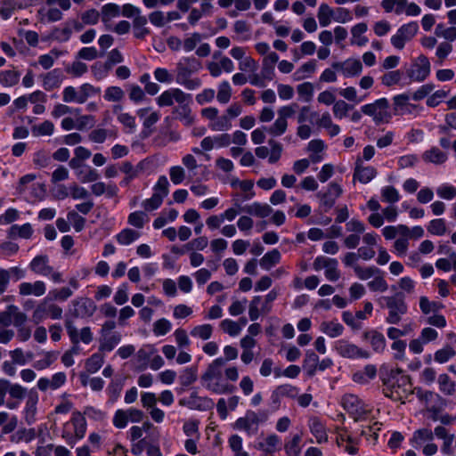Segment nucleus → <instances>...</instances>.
Returning <instances> with one entry per match:
<instances>
[{
  "mask_svg": "<svg viewBox=\"0 0 456 456\" xmlns=\"http://www.w3.org/2000/svg\"><path fill=\"white\" fill-rule=\"evenodd\" d=\"M379 304L381 307H385L388 310V315L386 321L390 324L399 323L403 315L408 311L405 297L403 292H396L393 296L381 297L379 298Z\"/></svg>",
  "mask_w": 456,
  "mask_h": 456,
  "instance_id": "nucleus-1",
  "label": "nucleus"
},
{
  "mask_svg": "<svg viewBox=\"0 0 456 456\" xmlns=\"http://www.w3.org/2000/svg\"><path fill=\"white\" fill-rule=\"evenodd\" d=\"M28 266L31 272L37 275L44 277L50 276L51 279L57 283L62 281V274L55 271L53 267L49 265V258L46 255L35 256Z\"/></svg>",
  "mask_w": 456,
  "mask_h": 456,
  "instance_id": "nucleus-2",
  "label": "nucleus"
},
{
  "mask_svg": "<svg viewBox=\"0 0 456 456\" xmlns=\"http://www.w3.org/2000/svg\"><path fill=\"white\" fill-rule=\"evenodd\" d=\"M389 103L386 98L375 101L373 103L366 104L362 107V111L373 118L376 124L388 123L391 114L388 111Z\"/></svg>",
  "mask_w": 456,
  "mask_h": 456,
  "instance_id": "nucleus-3",
  "label": "nucleus"
},
{
  "mask_svg": "<svg viewBox=\"0 0 456 456\" xmlns=\"http://www.w3.org/2000/svg\"><path fill=\"white\" fill-rule=\"evenodd\" d=\"M267 419V413L263 411L256 413L252 411H248L244 417L239 418L234 423V428L244 430L248 435L254 434L257 431V426L260 422Z\"/></svg>",
  "mask_w": 456,
  "mask_h": 456,
  "instance_id": "nucleus-4",
  "label": "nucleus"
},
{
  "mask_svg": "<svg viewBox=\"0 0 456 456\" xmlns=\"http://www.w3.org/2000/svg\"><path fill=\"white\" fill-rule=\"evenodd\" d=\"M225 361L223 358H217L208 366L206 371L201 376L203 386L207 389H208V386L218 385L222 382V367Z\"/></svg>",
  "mask_w": 456,
  "mask_h": 456,
  "instance_id": "nucleus-5",
  "label": "nucleus"
},
{
  "mask_svg": "<svg viewBox=\"0 0 456 456\" xmlns=\"http://www.w3.org/2000/svg\"><path fill=\"white\" fill-rule=\"evenodd\" d=\"M61 307L55 304L49 303L48 298H45L35 309L33 313V320L36 323H39L46 316H50L52 319H61Z\"/></svg>",
  "mask_w": 456,
  "mask_h": 456,
  "instance_id": "nucleus-6",
  "label": "nucleus"
},
{
  "mask_svg": "<svg viewBox=\"0 0 456 456\" xmlns=\"http://www.w3.org/2000/svg\"><path fill=\"white\" fill-rule=\"evenodd\" d=\"M430 73V62L425 55H419L407 70L408 77L413 80L421 82Z\"/></svg>",
  "mask_w": 456,
  "mask_h": 456,
  "instance_id": "nucleus-7",
  "label": "nucleus"
},
{
  "mask_svg": "<svg viewBox=\"0 0 456 456\" xmlns=\"http://www.w3.org/2000/svg\"><path fill=\"white\" fill-rule=\"evenodd\" d=\"M335 348L338 354L344 358H364L370 357V353L358 347L356 345L349 343L346 340L340 339L337 341Z\"/></svg>",
  "mask_w": 456,
  "mask_h": 456,
  "instance_id": "nucleus-8",
  "label": "nucleus"
},
{
  "mask_svg": "<svg viewBox=\"0 0 456 456\" xmlns=\"http://www.w3.org/2000/svg\"><path fill=\"white\" fill-rule=\"evenodd\" d=\"M342 404L346 411H347L355 419L367 413L363 403L354 395H346L342 399Z\"/></svg>",
  "mask_w": 456,
  "mask_h": 456,
  "instance_id": "nucleus-9",
  "label": "nucleus"
},
{
  "mask_svg": "<svg viewBox=\"0 0 456 456\" xmlns=\"http://www.w3.org/2000/svg\"><path fill=\"white\" fill-rule=\"evenodd\" d=\"M341 193L342 188L336 183H331L326 192H318L317 196L321 199V206L325 212L334 206L336 200Z\"/></svg>",
  "mask_w": 456,
  "mask_h": 456,
  "instance_id": "nucleus-10",
  "label": "nucleus"
},
{
  "mask_svg": "<svg viewBox=\"0 0 456 456\" xmlns=\"http://www.w3.org/2000/svg\"><path fill=\"white\" fill-rule=\"evenodd\" d=\"M201 68V63L194 57H187L176 64V78L190 77Z\"/></svg>",
  "mask_w": 456,
  "mask_h": 456,
  "instance_id": "nucleus-11",
  "label": "nucleus"
},
{
  "mask_svg": "<svg viewBox=\"0 0 456 456\" xmlns=\"http://www.w3.org/2000/svg\"><path fill=\"white\" fill-rule=\"evenodd\" d=\"M72 304V314L75 317H90L94 314L96 310L95 304L91 299L86 297H80L77 300H74Z\"/></svg>",
  "mask_w": 456,
  "mask_h": 456,
  "instance_id": "nucleus-12",
  "label": "nucleus"
},
{
  "mask_svg": "<svg viewBox=\"0 0 456 456\" xmlns=\"http://www.w3.org/2000/svg\"><path fill=\"white\" fill-rule=\"evenodd\" d=\"M332 68L341 71L345 77H354L361 73L362 64L359 60L348 59L343 62H335Z\"/></svg>",
  "mask_w": 456,
  "mask_h": 456,
  "instance_id": "nucleus-13",
  "label": "nucleus"
},
{
  "mask_svg": "<svg viewBox=\"0 0 456 456\" xmlns=\"http://www.w3.org/2000/svg\"><path fill=\"white\" fill-rule=\"evenodd\" d=\"M45 291L46 286L43 281H36L34 282H21L19 285V294L22 297H41L45 295Z\"/></svg>",
  "mask_w": 456,
  "mask_h": 456,
  "instance_id": "nucleus-14",
  "label": "nucleus"
},
{
  "mask_svg": "<svg viewBox=\"0 0 456 456\" xmlns=\"http://www.w3.org/2000/svg\"><path fill=\"white\" fill-rule=\"evenodd\" d=\"M235 206L240 211L261 218L266 217L273 213V208L268 204L255 202L251 205L241 207L239 203H235Z\"/></svg>",
  "mask_w": 456,
  "mask_h": 456,
  "instance_id": "nucleus-15",
  "label": "nucleus"
},
{
  "mask_svg": "<svg viewBox=\"0 0 456 456\" xmlns=\"http://www.w3.org/2000/svg\"><path fill=\"white\" fill-rule=\"evenodd\" d=\"M355 165L354 178L361 183H367L376 176V169L371 167H363L361 159H357Z\"/></svg>",
  "mask_w": 456,
  "mask_h": 456,
  "instance_id": "nucleus-16",
  "label": "nucleus"
},
{
  "mask_svg": "<svg viewBox=\"0 0 456 456\" xmlns=\"http://www.w3.org/2000/svg\"><path fill=\"white\" fill-rule=\"evenodd\" d=\"M62 81V73L60 69H53L43 76V86L47 91L60 86Z\"/></svg>",
  "mask_w": 456,
  "mask_h": 456,
  "instance_id": "nucleus-17",
  "label": "nucleus"
},
{
  "mask_svg": "<svg viewBox=\"0 0 456 456\" xmlns=\"http://www.w3.org/2000/svg\"><path fill=\"white\" fill-rule=\"evenodd\" d=\"M309 428L317 443L321 444L328 440L326 429L318 418L314 417L309 420Z\"/></svg>",
  "mask_w": 456,
  "mask_h": 456,
  "instance_id": "nucleus-18",
  "label": "nucleus"
},
{
  "mask_svg": "<svg viewBox=\"0 0 456 456\" xmlns=\"http://www.w3.org/2000/svg\"><path fill=\"white\" fill-rule=\"evenodd\" d=\"M423 159L427 162H431L436 165L443 164L447 159V155L443 152L440 149L433 147L428 151H426L422 156Z\"/></svg>",
  "mask_w": 456,
  "mask_h": 456,
  "instance_id": "nucleus-19",
  "label": "nucleus"
},
{
  "mask_svg": "<svg viewBox=\"0 0 456 456\" xmlns=\"http://www.w3.org/2000/svg\"><path fill=\"white\" fill-rule=\"evenodd\" d=\"M280 438L276 435L273 434L268 436L265 442L259 443L257 444V448L268 454H272L280 448Z\"/></svg>",
  "mask_w": 456,
  "mask_h": 456,
  "instance_id": "nucleus-20",
  "label": "nucleus"
},
{
  "mask_svg": "<svg viewBox=\"0 0 456 456\" xmlns=\"http://www.w3.org/2000/svg\"><path fill=\"white\" fill-rule=\"evenodd\" d=\"M407 0H382L381 6L387 12L403 13L406 8Z\"/></svg>",
  "mask_w": 456,
  "mask_h": 456,
  "instance_id": "nucleus-21",
  "label": "nucleus"
},
{
  "mask_svg": "<svg viewBox=\"0 0 456 456\" xmlns=\"http://www.w3.org/2000/svg\"><path fill=\"white\" fill-rule=\"evenodd\" d=\"M321 330L330 338H337L342 334L344 327L338 322H323L321 324Z\"/></svg>",
  "mask_w": 456,
  "mask_h": 456,
  "instance_id": "nucleus-22",
  "label": "nucleus"
},
{
  "mask_svg": "<svg viewBox=\"0 0 456 456\" xmlns=\"http://www.w3.org/2000/svg\"><path fill=\"white\" fill-rule=\"evenodd\" d=\"M62 99L65 102H77L82 104L85 102L84 98L80 94V90L76 89L74 86H67L62 92Z\"/></svg>",
  "mask_w": 456,
  "mask_h": 456,
  "instance_id": "nucleus-23",
  "label": "nucleus"
},
{
  "mask_svg": "<svg viewBox=\"0 0 456 456\" xmlns=\"http://www.w3.org/2000/svg\"><path fill=\"white\" fill-rule=\"evenodd\" d=\"M364 337L370 338V345L375 351L382 352L385 349L386 339L381 333L378 331L366 332Z\"/></svg>",
  "mask_w": 456,
  "mask_h": 456,
  "instance_id": "nucleus-24",
  "label": "nucleus"
},
{
  "mask_svg": "<svg viewBox=\"0 0 456 456\" xmlns=\"http://www.w3.org/2000/svg\"><path fill=\"white\" fill-rule=\"evenodd\" d=\"M120 13V7L116 4H107L102 7V20L107 24L112 18L118 17Z\"/></svg>",
  "mask_w": 456,
  "mask_h": 456,
  "instance_id": "nucleus-25",
  "label": "nucleus"
},
{
  "mask_svg": "<svg viewBox=\"0 0 456 456\" xmlns=\"http://www.w3.org/2000/svg\"><path fill=\"white\" fill-rule=\"evenodd\" d=\"M414 35V30H398L397 34L392 37L391 42L395 47L402 49L405 42L412 38Z\"/></svg>",
  "mask_w": 456,
  "mask_h": 456,
  "instance_id": "nucleus-26",
  "label": "nucleus"
},
{
  "mask_svg": "<svg viewBox=\"0 0 456 456\" xmlns=\"http://www.w3.org/2000/svg\"><path fill=\"white\" fill-rule=\"evenodd\" d=\"M317 17L322 27H327L330 25L331 20H333V9L328 4H322L319 7Z\"/></svg>",
  "mask_w": 456,
  "mask_h": 456,
  "instance_id": "nucleus-27",
  "label": "nucleus"
},
{
  "mask_svg": "<svg viewBox=\"0 0 456 456\" xmlns=\"http://www.w3.org/2000/svg\"><path fill=\"white\" fill-rule=\"evenodd\" d=\"M281 259V254L279 250L273 249L272 251L266 253L261 259H260V265L265 269L269 270L273 265H275L277 263H279Z\"/></svg>",
  "mask_w": 456,
  "mask_h": 456,
  "instance_id": "nucleus-28",
  "label": "nucleus"
},
{
  "mask_svg": "<svg viewBox=\"0 0 456 456\" xmlns=\"http://www.w3.org/2000/svg\"><path fill=\"white\" fill-rule=\"evenodd\" d=\"M434 438V433L431 429L428 428H421L418 429L414 432L411 442L416 445H421L426 442H430Z\"/></svg>",
  "mask_w": 456,
  "mask_h": 456,
  "instance_id": "nucleus-29",
  "label": "nucleus"
},
{
  "mask_svg": "<svg viewBox=\"0 0 456 456\" xmlns=\"http://www.w3.org/2000/svg\"><path fill=\"white\" fill-rule=\"evenodd\" d=\"M179 379L183 387H189L197 380V368H185L179 376Z\"/></svg>",
  "mask_w": 456,
  "mask_h": 456,
  "instance_id": "nucleus-30",
  "label": "nucleus"
},
{
  "mask_svg": "<svg viewBox=\"0 0 456 456\" xmlns=\"http://www.w3.org/2000/svg\"><path fill=\"white\" fill-rule=\"evenodd\" d=\"M287 127H288L287 120H284L283 118H281L278 116V118L275 120V122L273 124V126H271L268 128L264 127V129L266 130L267 133L273 136H280L286 132Z\"/></svg>",
  "mask_w": 456,
  "mask_h": 456,
  "instance_id": "nucleus-31",
  "label": "nucleus"
},
{
  "mask_svg": "<svg viewBox=\"0 0 456 456\" xmlns=\"http://www.w3.org/2000/svg\"><path fill=\"white\" fill-rule=\"evenodd\" d=\"M213 327L210 324H202L194 327L191 330V335L195 338H200L203 340L208 339L212 336Z\"/></svg>",
  "mask_w": 456,
  "mask_h": 456,
  "instance_id": "nucleus-32",
  "label": "nucleus"
},
{
  "mask_svg": "<svg viewBox=\"0 0 456 456\" xmlns=\"http://www.w3.org/2000/svg\"><path fill=\"white\" fill-rule=\"evenodd\" d=\"M164 200L160 192H154L150 199L145 200L142 205L146 211H153L160 207Z\"/></svg>",
  "mask_w": 456,
  "mask_h": 456,
  "instance_id": "nucleus-33",
  "label": "nucleus"
},
{
  "mask_svg": "<svg viewBox=\"0 0 456 456\" xmlns=\"http://www.w3.org/2000/svg\"><path fill=\"white\" fill-rule=\"evenodd\" d=\"M103 362V355L94 354L86 362V370L90 373H94L102 366Z\"/></svg>",
  "mask_w": 456,
  "mask_h": 456,
  "instance_id": "nucleus-34",
  "label": "nucleus"
},
{
  "mask_svg": "<svg viewBox=\"0 0 456 456\" xmlns=\"http://www.w3.org/2000/svg\"><path fill=\"white\" fill-rule=\"evenodd\" d=\"M440 390L445 395H451L455 392V383L450 380L447 374H441L438 378Z\"/></svg>",
  "mask_w": 456,
  "mask_h": 456,
  "instance_id": "nucleus-35",
  "label": "nucleus"
},
{
  "mask_svg": "<svg viewBox=\"0 0 456 456\" xmlns=\"http://www.w3.org/2000/svg\"><path fill=\"white\" fill-rule=\"evenodd\" d=\"M139 232L132 229H125L118 234L117 240L122 245H128L139 238Z\"/></svg>",
  "mask_w": 456,
  "mask_h": 456,
  "instance_id": "nucleus-36",
  "label": "nucleus"
},
{
  "mask_svg": "<svg viewBox=\"0 0 456 456\" xmlns=\"http://www.w3.org/2000/svg\"><path fill=\"white\" fill-rule=\"evenodd\" d=\"M72 423L75 428V436L77 438H82L86 430V419L80 413H77L72 419Z\"/></svg>",
  "mask_w": 456,
  "mask_h": 456,
  "instance_id": "nucleus-37",
  "label": "nucleus"
},
{
  "mask_svg": "<svg viewBox=\"0 0 456 456\" xmlns=\"http://www.w3.org/2000/svg\"><path fill=\"white\" fill-rule=\"evenodd\" d=\"M301 442V435H295L291 441L287 443L284 446L285 451L289 456H298L301 449L299 444Z\"/></svg>",
  "mask_w": 456,
  "mask_h": 456,
  "instance_id": "nucleus-38",
  "label": "nucleus"
},
{
  "mask_svg": "<svg viewBox=\"0 0 456 456\" xmlns=\"http://www.w3.org/2000/svg\"><path fill=\"white\" fill-rule=\"evenodd\" d=\"M428 232L434 235L440 236L444 234L447 231L444 220L439 218L430 221L428 226Z\"/></svg>",
  "mask_w": 456,
  "mask_h": 456,
  "instance_id": "nucleus-39",
  "label": "nucleus"
},
{
  "mask_svg": "<svg viewBox=\"0 0 456 456\" xmlns=\"http://www.w3.org/2000/svg\"><path fill=\"white\" fill-rule=\"evenodd\" d=\"M20 74L14 70H6L0 74V83L5 86H12L18 83Z\"/></svg>",
  "mask_w": 456,
  "mask_h": 456,
  "instance_id": "nucleus-40",
  "label": "nucleus"
},
{
  "mask_svg": "<svg viewBox=\"0 0 456 456\" xmlns=\"http://www.w3.org/2000/svg\"><path fill=\"white\" fill-rule=\"evenodd\" d=\"M33 233V229L30 224H25L21 226L12 225L10 229L11 235H18L20 238L28 239Z\"/></svg>",
  "mask_w": 456,
  "mask_h": 456,
  "instance_id": "nucleus-41",
  "label": "nucleus"
},
{
  "mask_svg": "<svg viewBox=\"0 0 456 456\" xmlns=\"http://www.w3.org/2000/svg\"><path fill=\"white\" fill-rule=\"evenodd\" d=\"M354 273H356L357 277L361 280H368L370 277L374 276L377 273H380V270L377 267H366L363 268L360 265H354Z\"/></svg>",
  "mask_w": 456,
  "mask_h": 456,
  "instance_id": "nucleus-42",
  "label": "nucleus"
},
{
  "mask_svg": "<svg viewBox=\"0 0 456 456\" xmlns=\"http://www.w3.org/2000/svg\"><path fill=\"white\" fill-rule=\"evenodd\" d=\"M229 444L235 456H248V453L242 450V439L238 435H232L229 438Z\"/></svg>",
  "mask_w": 456,
  "mask_h": 456,
  "instance_id": "nucleus-43",
  "label": "nucleus"
},
{
  "mask_svg": "<svg viewBox=\"0 0 456 456\" xmlns=\"http://www.w3.org/2000/svg\"><path fill=\"white\" fill-rule=\"evenodd\" d=\"M54 126L51 121H45L39 126L32 127V133L36 136L39 135H51L53 133Z\"/></svg>",
  "mask_w": 456,
  "mask_h": 456,
  "instance_id": "nucleus-44",
  "label": "nucleus"
},
{
  "mask_svg": "<svg viewBox=\"0 0 456 456\" xmlns=\"http://www.w3.org/2000/svg\"><path fill=\"white\" fill-rule=\"evenodd\" d=\"M78 175H80V182L82 183L95 182L100 177V175L97 172V170H95L90 167L85 170H80L78 172Z\"/></svg>",
  "mask_w": 456,
  "mask_h": 456,
  "instance_id": "nucleus-45",
  "label": "nucleus"
},
{
  "mask_svg": "<svg viewBox=\"0 0 456 456\" xmlns=\"http://www.w3.org/2000/svg\"><path fill=\"white\" fill-rule=\"evenodd\" d=\"M171 330V323L168 320L162 318L153 324V332L157 336L166 335Z\"/></svg>",
  "mask_w": 456,
  "mask_h": 456,
  "instance_id": "nucleus-46",
  "label": "nucleus"
},
{
  "mask_svg": "<svg viewBox=\"0 0 456 456\" xmlns=\"http://www.w3.org/2000/svg\"><path fill=\"white\" fill-rule=\"evenodd\" d=\"M232 126L230 118L228 116L224 115L220 118H216L210 125V128L214 131H225Z\"/></svg>",
  "mask_w": 456,
  "mask_h": 456,
  "instance_id": "nucleus-47",
  "label": "nucleus"
},
{
  "mask_svg": "<svg viewBox=\"0 0 456 456\" xmlns=\"http://www.w3.org/2000/svg\"><path fill=\"white\" fill-rule=\"evenodd\" d=\"M69 194L74 200H86L90 197L89 191L77 183L70 185Z\"/></svg>",
  "mask_w": 456,
  "mask_h": 456,
  "instance_id": "nucleus-48",
  "label": "nucleus"
},
{
  "mask_svg": "<svg viewBox=\"0 0 456 456\" xmlns=\"http://www.w3.org/2000/svg\"><path fill=\"white\" fill-rule=\"evenodd\" d=\"M220 326L223 330L227 332L230 336H237L240 332L239 323L229 319L222 321Z\"/></svg>",
  "mask_w": 456,
  "mask_h": 456,
  "instance_id": "nucleus-49",
  "label": "nucleus"
},
{
  "mask_svg": "<svg viewBox=\"0 0 456 456\" xmlns=\"http://www.w3.org/2000/svg\"><path fill=\"white\" fill-rule=\"evenodd\" d=\"M72 290L68 287H62L61 289H55L50 291L49 295L53 300L65 301L72 296Z\"/></svg>",
  "mask_w": 456,
  "mask_h": 456,
  "instance_id": "nucleus-50",
  "label": "nucleus"
},
{
  "mask_svg": "<svg viewBox=\"0 0 456 456\" xmlns=\"http://www.w3.org/2000/svg\"><path fill=\"white\" fill-rule=\"evenodd\" d=\"M57 359V354L54 352H46L44 359L38 360L35 362L34 367L37 370H44L48 368Z\"/></svg>",
  "mask_w": 456,
  "mask_h": 456,
  "instance_id": "nucleus-51",
  "label": "nucleus"
},
{
  "mask_svg": "<svg viewBox=\"0 0 456 456\" xmlns=\"http://www.w3.org/2000/svg\"><path fill=\"white\" fill-rule=\"evenodd\" d=\"M268 143L271 146V154L268 160L270 163L273 164L280 159L281 156L282 146L281 143L273 139L269 140Z\"/></svg>",
  "mask_w": 456,
  "mask_h": 456,
  "instance_id": "nucleus-52",
  "label": "nucleus"
},
{
  "mask_svg": "<svg viewBox=\"0 0 456 456\" xmlns=\"http://www.w3.org/2000/svg\"><path fill=\"white\" fill-rule=\"evenodd\" d=\"M124 91L118 86L108 87L105 91L104 98L110 102H118L124 97Z\"/></svg>",
  "mask_w": 456,
  "mask_h": 456,
  "instance_id": "nucleus-53",
  "label": "nucleus"
},
{
  "mask_svg": "<svg viewBox=\"0 0 456 456\" xmlns=\"http://www.w3.org/2000/svg\"><path fill=\"white\" fill-rule=\"evenodd\" d=\"M455 351L449 346L440 349L435 354V360L439 363L446 362L451 357L455 355Z\"/></svg>",
  "mask_w": 456,
  "mask_h": 456,
  "instance_id": "nucleus-54",
  "label": "nucleus"
},
{
  "mask_svg": "<svg viewBox=\"0 0 456 456\" xmlns=\"http://www.w3.org/2000/svg\"><path fill=\"white\" fill-rule=\"evenodd\" d=\"M352 109V106L346 103L345 101H338L333 105V113L336 118H343L347 115L349 110Z\"/></svg>",
  "mask_w": 456,
  "mask_h": 456,
  "instance_id": "nucleus-55",
  "label": "nucleus"
},
{
  "mask_svg": "<svg viewBox=\"0 0 456 456\" xmlns=\"http://www.w3.org/2000/svg\"><path fill=\"white\" fill-rule=\"evenodd\" d=\"M120 339L121 336L118 333L105 337L101 344V349L111 351L119 343Z\"/></svg>",
  "mask_w": 456,
  "mask_h": 456,
  "instance_id": "nucleus-56",
  "label": "nucleus"
},
{
  "mask_svg": "<svg viewBox=\"0 0 456 456\" xmlns=\"http://www.w3.org/2000/svg\"><path fill=\"white\" fill-rule=\"evenodd\" d=\"M232 95V89L227 81L223 82L219 86L217 93V100L222 103H226L230 101Z\"/></svg>",
  "mask_w": 456,
  "mask_h": 456,
  "instance_id": "nucleus-57",
  "label": "nucleus"
},
{
  "mask_svg": "<svg viewBox=\"0 0 456 456\" xmlns=\"http://www.w3.org/2000/svg\"><path fill=\"white\" fill-rule=\"evenodd\" d=\"M208 244V238L205 236H202V237L196 238V239L191 240L190 242L186 243L184 245V248H186V250H194V249L203 250L205 248H207Z\"/></svg>",
  "mask_w": 456,
  "mask_h": 456,
  "instance_id": "nucleus-58",
  "label": "nucleus"
},
{
  "mask_svg": "<svg viewBox=\"0 0 456 456\" xmlns=\"http://www.w3.org/2000/svg\"><path fill=\"white\" fill-rule=\"evenodd\" d=\"M368 287L372 291L379 292H385L388 289L387 281L380 275L376 276L372 281H369Z\"/></svg>",
  "mask_w": 456,
  "mask_h": 456,
  "instance_id": "nucleus-59",
  "label": "nucleus"
},
{
  "mask_svg": "<svg viewBox=\"0 0 456 456\" xmlns=\"http://www.w3.org/2000/svg\"><path fill=\"white\" fill-rule=\"evenodd\" d=\"M146 217L147 216L144 212H133L128 216V223L136 228H142Z\"/></svg>",
  "mask_w": 456,
  "mask_h": 456,
  "instance_id": "nucleus-60",
  "label": "nucleus"
},
{
  "mask_svg": "<svg viewBox=\"0 0 456 456\" xmlns=\"http://www.w3.org/2000/svg\"><path fill=\"white\" fill-rule=\"evenodd\" d=\"M384 200L389 203H395L399 200V193L393 186H386L381 191Z\"/></svg>",
  "mask_w": 456,
  "mask_h": 456,
  "instance_id": "nucleus-61",
  "label": "nucleus"
},
{
  "mask_svg": "<svg viewBox=\"0 0 456 456\" xmlns=\"http://www.w3.org/2000/svg\"><path fill=\"white\" fill-rule=\"evenodd\" d=\"M100 18V12L95 9H90L81 14V20L85 25H94Z\"/></svg>",
  "mask_w": 456,
  "mask_h": 456,
  "instance_id": "nucleus-62",
  "label": "nucleus"
},
{
  "mask_svg": "<svg viewBox=\"0 0 456 456\" xmlns=\"http://www.w3.org/2000/svg\"><path fill=\"white\" fill-rule=\"evenodd\" d=\"M120 170L126 175H129V178H134L142 170V163H140L136 167H134L130 162L126 161L121 165Z\"/></svg>",
  "mask_w": 456,
  "mask_h": 456,
  "instance_id": "nucleus-63",
  "label": "nucleus"
},
{
  "mask_svg": "<svg viewBox=\"0 0 456 456\" xmlns=\"http://www.w3.org/2000/svg\"><path fill=\"white\" fill-rule=\"evenodd\" d=\"M66 71L75 77H79L87 71V66L86 63L77 61L67 67Z\"/></svg>",
  "mask_w": 456,
  "mask_h": 456,
  "instance_id": "nucleus-64",
  "label": "nucleus"
}]
</instances>
